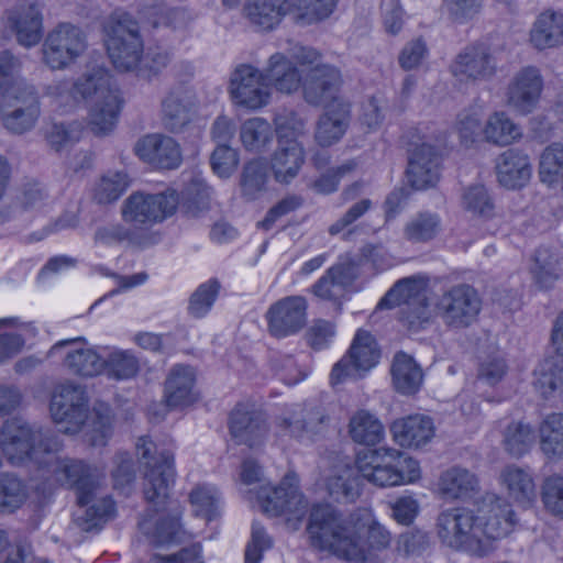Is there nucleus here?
Instances as JSON below:
<instances>
[{
    "label": "nucleus",
    "mask_w": 563,
    "mask_h": 563,
    "mask_svg": "<svg viewBox=\"0 0 563 563\" xmlns=\"http://www.w3.org/2000/svg\"><path fill=\"white\" fill-rule=\"evenodd\" d=\"M66 345H73L64 360V365L70 373L82 377H93L103 372V358L93 349L86 346V341L82 338L58 341L51 347L48 355H54Z\"/></svg>",
    "instance_id": "c756f323"
},
{
    "label": "nucleus",
    "mask_w": 563,
    "mask_h": 563,
    "mask_svg": "<svg viewBox=\"0 0 563 563\" xmlns=\"http://www.w3.org/2000/svg\"><path fill=\"white\" fill-rule=\"evenodd\" d=\"M395 441L401 446L420 448L434 435L433 420L426 415H411L396 420L391 426Z\"/></svg>",
    "instance_id": "2f4dec72"
},
{
    "label": "nucleus",
    "mask_w": 563,
    "mask_h": 563,
    "mask_svg": "<svg viewBox=\"0 0 563 563\" xmlns=\"http://www.w3.org/2000/svg\"><path fill=\"white\" fill-rule=\"evenodd\" d=\"M379 357L380 351L375 338L368 331L358 330L346 354L331 369V386L362 378L378 364Z\"/></svg>",
    "instance_id": "dca6fc26"
},
{
    "label": "nucleus",
    "mask_w": 563,
    "mask_h": 563,
    "mask_svg": "<svg viewBox=\"0 0 563 563\" xmlns=\"http://www.w3.org/2000/svg\"><path fill=\"white\" fill-rule=\"evenodd\" d=\"M305 163V150L298 140L279 141L271 158V168L277 183L289 184Z\"/></svg>",
    "instance_id": "473e14b6"
},
{
    "label": "nucleus",
    "mask_w": 563,
    "mask_h": 563,
    "mask_svg": "<svg viewBox=\"0 0 563 563\" xmlns=\"http://www.w3.org/2000/svg\"><path fill=\"white\" fill-rule=\"evenodd\" d=\"M530 42L537 49L556 47L563 44V13L542 12L530 31Z\"/></svg>",
    "instance_id": "58836bf2"
},
{
    "label": "nucleus",
    "mask_w": 563,
    "mask_h": 563,
    "mask_svg": "<svg viewBox=\"0 0 563 563\" xmlns=\"http://www.w3.org/2000/svg\"><path fill=\"white\" fill-rule=\"evenodd\" d=\"M136 452L147 468L143 483L146 500L156 503L164 499L175 478L173 443L158 448L147 437H142L136 443Z\"/></svg>",
    "instance_id": "2eb2a0df"
},
{
    "label": "nucleus",
    "mask_w": 563,
    "mask_h": 563,
    "mask_svg": "<svg viewBox=\"0 0 563 563\" xmlns=\"http://www.w3.org/2000/svg\"><path fill=\"white\" fill-rule=\"evenodd\" d=\"M534 432L529 424L511 422L504 432V446L512 456H521L529 451Z\"/></svg>",
    "instance_id": "13d9d810"
},
{
    "label": "nucleus",
    "mask_w": 563,
    "mask_h": 563,
    "mask_svg": "<svg viewBox=\"0 0 563 563\" xmlns=\"http://www.w3.org/2000/svg\"><path fill=\"white\" fill-rule=\"evenodd\" d=\"M148 563H205L202 547L199 542H195L173 554L153 553Z\"/></svg>",
    "instance_id": "774afa93"
},
{
    "label": "nucleus",
    "mask_w": 563,
    "mask_h": 563,
    "mask_svg": "<svg viewBox=\"0 0 563 563\" xmlns=\"http://www.w3.org/2000/svg\"><path fill=\"white\" fill-rule=\"evenodd\" d=\"M442 231V219L439 213L421 211L411 217L404 227V239L412 244L428 243Z\"/></svg>",
    "instance_id": "c03bdc74"
},
{
    "label": "nucleus",
    "mask_w": 563,
    "mask_h": 563,
    "mask_svg": "<svg viewBox=\"0 0 563 563\" xmlns=\"http://www.w3.org/2000/svg\"><path fill=\"white\" fill-rule=\"evenodd\" d=\"M144 15L147 16L148 22L154 29L159 26L180 27L186 24L188 19L184 10L170 8L166 4L150 7L144 11Z\"/></svg>",
    "instance_id": "e2e57ef3"
},
{
    "label": "nucleus",
    "mask_w": 563,
    "mask_h": 563,
    "mask_svg": "<svg viewBox=\"0 0 563 563\" xmlns=\"http://www.w3.org/2000/svg\"><path fill=\"white\" fill-rule=\"evenodd\" d=\"M366 527V539L361 527L344 520L330 505H314L311 508L307 532L313 548L328 551L339 559L350 562H364L374 552L389 548L390 532L378 521L371 519Z\"/></svg>",
    "instance_id": "f257e3e1"
},
{
    "label": "nucleus",
    "mask_w": 563,
    "mask_h": 563,
    "mask_svg": "<svg viewBox=\"0 0 563 563\" xmlns=\"http://www.w3.org/2000/svg\"><path fill=\"white\" fill-rule=\"evenodd\" d=\"M60 448L58 438L51 431L22 418L9 419L0 429V456L12 465H33L40 473L46 456Z\"/></svg>",
    "instance_id": "423d86ee"
},
{
    "label": "nucleus",
    "mask_w": 563,
    "mask_h": 563,
    "mask_svg": "<svg viewBox=\"0 0 563 563\" xmlns=\"http://www.w3.org/2000/svg\"><path fill=\"white\" fill-rule=\"evenodd\" d=\"M534 386L543 397L563 388V361L545 358L534 371Z\"/></svg>",
    "instance_id": "864d4df0"
},
{
    "label": "nucleus",
    "mask_w": 563,
    "mask_h": 563,
    "mask_svg": "<svg viewBox=\"0 0 563 563\" xmlns=\"http://www.w3.org/2000/svg\"><path fill=\"white\" fill-rule=\"evenodd\" d=\"M220 288L221 284L217 278H211L199 285L189 298L188 314L195 319L206 317L212 309Z\"/></svg>",
    "instance_id": "6e6d98bb"
},
{
    "label": "nucleus",
    "mask_w": 563,
    "mask_h": 563,
    "mask_svg": "<svg viewBox=\"0 0 563 563\" xmlns=\"http://www.w3.org/2000/svg\"><path fill=\"white\" fill-rule=\"evenodd\" d=\"M239 162L238 151L229 145L217 146L210 157L212 170L221 178H229L238 168Z\"/></svg>",
    "instance_id": "69168bd1"
},
{
    "label": "nucleus",
    "mask_w": 563,
    "mask_h": 563,
    "mask_svg": "<svg viewBox=\"0 0 563 563\" xmlns=\"http://www.w3.org/2000/svg\"><path fill=\"white\" fill-rule=\"evenodd\" d=\"M482 118L481 109L475 107L465 109L457 114L455 129L463 144L468 146L474 144L481 136L483 137Z\"/></svg>",
    "instance_id": "bf43d9fd"
},
{
    "label": "nucleus",
    "mask_w": 563,
    "mask_h": 563,
    "mask_svg": "<svg viewBox=\"0 0 563 563\" xmlns=\"http://www.w3.org/2000/svg\"><path fill=\"white\" fill-rule=\"evenodd\" d=\"M391 375L395 388L404 395L416 394L423 382L421 367L410 355L404 352L395 355Z\"/></svg>",
    "instance_id": "79ce46f5"
},
{
    "label": "nucleus",
    "mask_w": 563,
    "mask_h": 563,
    "mask_svg": "<svg viewBox=\"0 0 563 563\" xmlns=\"http://www.w3.org/2000/svg\"><path fill=\"white\" fill-rule=\"evenodd\" d=\"M440 164L437 148L423 142L410 153L406 172L408 181L418 190L434 186L440 178Z\"/></svg>",
    "instance_id": "c85d7f7f"
},
{
    "label": "nucleus",
    "mask_w": 563,
    "mask_h": 563,
    "mask_svg": "<svg viewBox=\"0 0 563 563\" xmlns=\"http://www.w3.org/2000/svg\"><path fill=\"white\" fill-rule=\"evenodd\" d=\"M477 478L470 471L461 467H452L440 477V489L450 498H463L477 487Z\"/></svg>",
    "instance_id": "de8ad7c7"
},
{
    "label": "nucleus",
    "mask_w": 563,
    "mask_h": 563,
    "mask_svg": "<svg viewBox=\"0 0 563 563\" xmlns=\"http://www.w3.org/2000/svg\"><path fill=\"white\" fill-rule=\"evenodd\" d=\"M522 137V129L504 110L492 112L483 125V141L505 147Z\"/></svg>",
    "instance_id": "e433bc0d"
},
{
    "label": "nucleus",
    "mask_w": 563,
    "mask_h": 563,
    "mask_svg": "<svg viewBox=\"0 0 563 563\" xmlns=\"http://www.w3.org/2000/svg\"><path fill=\"white\" fill-rule=\"evenodd\" d=\"M451 73L461 82L490 79L496 74V62L484 45L465 47L451 64Z\"/></svg>",
    "instance_id": "393cba45"
},
{
    "label": "nucleus",
    "mask_w": 563,
    "mask_h": 563,
    "mask_svg": "<svg viewBox=\"0 0 563 563\" xmlns=\"http://www.w3.org/2000/svg\"><path fill=\"white\" fill-rule=\"evenodd\" d=\"M268 179L267 164L262 158H255L243 167L240 186L246 200L256 199L266 189Z\"/></svg>",
    "instance_id": "09e8293b"
},
{
    "label": "nucleus",
    "mask_w": 563,
    "mask_h": 563,
    "mask_svg": "<svg viewBox=\"0 0 563 563\" xmlns=\"http://www.w3.org/2000/svg\"><path fill=\"white\" fill-rule=\"evenodd\" d=\"M543 78L534 66L519 69L510 78L506 91V103L518 114L532 113L541 99Z\"/></svg>",
    "instance_id": "aec40b11"
},
{
    "label": "nucleus",
    "mask_w": 563,
    "mask_h": 563,
    "mask_svg": "<svg viewBox=\"0 0 563 563\" xmlns=\"http://www.w3.org/2000/svg\"><path fill=\"white\" fill-rule=\"evenodd\" d=\"M541 452L553 461L563 460V413L547 415L538 427Z\"/></svg>",
    "instance_id": "a19ab883"
},
{
    "label": "nucleus",
    "mask_w": 563,
    "mask_h": 563,
    "mask_svg": "<svg viewBox=\"0 0 563 563\" xmlns=\"http://www.w3.org/2000/svg\"><path fill=\"white\" fill-rule=\"evenodd\" d=\"M481 310L482 299L478 291L465 283L443 288L437 296L433 308L443 325L453 331L472 327Z\"/></svg>",
    "instance_id": "f8f14e48"
},
{
    "label": "nucleus",
    "mask_w": 563,
    "mask_h": 563,
    "mask_svg": "<svg viewBox=\"0 0 563 563\" xmlns=\"http://www.w3.org/2000/svg\"><path fill=\"white\" fill-rule=\"evenodd\" d=\"M500 483L509 497L522 506H530L537 498L533 475L529 468L508 465L500 473Z\"/></svg>",
    "instance_id": "4c0bfd02"
},
{
    "label": "nucleus",
    "mask_w": 563,
    "mask_h": 563,
    "mask_svg": "<svg viewBox=\"0 0 563 563\" xmlns=\"http://www.w3.org/2000/svg\"><path fill=\"white\" fill-rule=\"evenodd\" d=\"M274 129L263 118H251L243 122L240 128V140L249 152L261 153L273 142Z\"/></svg>",
    "instance_id": "49530a36"
},
{
    "label": "nucleus",
    "mask_w": 563,
    "mask_h": 563,
    "mask_svg": "<svg viewBox=\"0 0 563 563\" xmlns=\"http://www.w3.org/2000/svg\"><path fill=\"white\" fill-rule=\"evenodd\" d=\"M229 431L236 443L253 449L265 442L268 427L260 411L252 406L238 404L230 413Z\"/></svg>",
    "instance_id": "bb28decb"
},
{
    "label": "nucleus",
    "mask_w": 563,
    "mask_h": 563,
    "mask_svg": "<svg viewBox=\"0 0 563 563\" xmlns=\"http://www.w3.org/2000/svg\"><path fill=\"white\" fill-rule=\"evenodd\" d=\"M189 501L196 517L211 521L219 515L220 494L212 485H197L189 494Z\"/></svg>",
    "instance_id": "8fccbe9b"
},
{
    "label": "nucleus",
    "mask_w": 563,
    "mask_h": 563,
    "mask_svg": "<svg viewBox=\"0 0 563 563\" xmlns=\"http://www.w3.org/2000/svg\"><path fill=\"white\" fill-rule=\"evenodd\" d=\"M307 307L302 296H288L272 303L265 313L269 334L282 339L298 333L306 325Z\"/></svg>",
    "instance_id": "4be33fe9"
},
{
    "label": "nucleus",
    "mask_w": 563,
    "mask_h": 563,
    "mask_svg": "<svg viewBox=\"0 0 563 563\" xmlns=\"http://www.w3.org/2000/svg\"><path fill=\"white\" fill-rule=\"evenodd\" d=\"M338 0H249L244 5L247 21L260 31L274 30L283 18L296 12V19L311 24L328 18Z\"/></svg>",
    "instance_id": "0eeeda50"
},
{
    "label": "nucleus",
    "mask_w": 563,
    "mask_h": 563,
    "mask_svg": "<svg viewBox=\"0 0 563 563\" xmlns=\"http://www.w3.org/2000/svg\"><path fill=\"white\" fill-rule=\"evenodd\" d=\"M355 465L364 479L378 487L400 486L420 478L418 461L396 449L360 452Z\"/></svg>",
    "instance_id": "6e6552de"
},
{
    "label": "nucleus",
    "mask_w": 563,
    "mask_h": 563,
    "mask_svg": "<svg viewBox=\"0 0 563 563\" xmlns=\"http://www.w3.org/2000/svg\"><path fill=\"white\" fill-rule=\"evenodd\" d=\"M128 187L129 179L125 173H108L98 183L95 198L99 203H110L118 200Z\"/></svg>",
    "instance_id": "052dcab7"
},
{
    "label": "nucleus",
    "mask_w": 563,
    "mask_h": 563,
    "mask_svg": "<svg viewBox=\"0 0 563 563\" xmlns=\"http://www.w3.org/2000/svg\"><path fill=\"white\" fill-rule=\"evenodd\" d=\"M541 499L547 511L563 519V476L553 475L544 479Z\"/></svg>",
    "instance_id": "0e129e2a"
},
{
    "label": "nucleus",
    "mask_w": 563,
    "mask_h": 563,
    "mask_svg": "<svg viewBox=\"0 0 563 563\" xmlns=\"http://www.w3.org/2000/svg\"><path fill=\"white\" fill-rule=\"evenodd\" d=\"M354 277L355 263L351 261L338 263L313 285V292L322 299H333L338 291L342 290Z\"/></svg>",
    "instance_id": "a18cd8bd"
},
{
    "label": "nucleus",
    "mask_w": 563,
    "mask_h": 563,
    "mask_svg": "<svg viewBox=\"0 0 563 563\" xmlns=\"http://www.w3.org/2000/svg\"><path fill=\"white\" fill-rule=\"evenodd\" d=\"M53 420L62 424L64 433H84V440L91 446H104L112 434V415L106 405L93 407L88 413V398L79 385H59L51 400Z\"/></svg>",
    "instance_id": "20e7f679"
},
{
    "label": "nucleus",
    "mask_w": 563,
    "mask_h": 563,
    "mask_svg": "<svg viewBox=\"0 0 563 563\" xmlns=\"http://www.w3.org/2000/svg\"><path fill=\"white\" fill-rule=\"evenodd\" d=\"M357 468L349 464H338L324 477L329 496L338 503H354L361 494Z\"/></svg>",
    "instance_id": "f704fd0d"
},
{
    "label": "nucleus",
    "mask_w": 563,
    "mask_h": 563,
    "mask_svg": "<svg viewBox=\"0 0 563 563\" xmlns=\"http://www.w3.org/2000/svg\"><path fill=\"white\" fill-rule=\"evenodd\" d=\"M400 306V320L411 330H419L432 318L426 282L418 277L398 280L379 300L378 309Z\"/></svg>",
    "instance_id": "ddd939ff"
},
{
    "label": "nucleus",
    "mask_w": 563,
    "mask_h": 563,
    "mask_svg": "<svg viewBox=\"0 0 563 563\" xmlns=\"http://www.w3.org/2000/svg\"><path fill=\"white\" fill-rule=\"evenodd\" d=\"M275 124L278 142L298 140L305 133V121L292 111L278 113Z\"/></svg>",
    "instance_id": "338daca9"
},
{
    "label": "nucleus",
    "mask_w": 563,
    "mask_h": 563,
    "mask_svg": "<svg viewBox=\"0 0 563 563\" xmlns=\"http://www.w3.org/2000/svg\"><path fill=\"white\" fill-rule=\"evenodd\" d=\"M328 417L321 406L297 408L289 417L280 419L278 426L294 438L301 439L320 433Z\"/></svg>",
    "instance_id": "c9c22d12"
},
{
    "label": "nucleus",
    "mask_w": 563,
    "mask_h": 563,
    "mask_svg": "<svg viewBox=\"0 0 563 563\" xmlns=\"http://www.w3.org/2000/svg\"><path fill=\"white\" fill-rule=\"evenodd\" d=\"M529 156L520 150L509 148L498 155L496 174L501 186L516 189L523 187L531 177Z\"/></svg>",
    "instance_id": "7c9ffc66"
},
{
    "label": "nucleus",
    "mask_w": 563,
    "mask_h": 563,
    "mask_svg": "<svg viewBox=\"0 0 563 563\" xmlns=\"http://www.w3.org/2000/svg\"><path fill=\"white\" fill-rule=\"evenodd\" d=\"M195 372L189 366H174L165 382V400L170 408H183L194 404L198 395L195 391Z\"/></svg>",
    "instance_id": "72a5a7b5"
},
{
    "label": "nucleus",
    "mask_w": 563,
    "mask_h": 563,
    "mask_svg": "<svg viewBox=\"0 0 563 563\" xmlns=\"http://www.w3.org/2000/svg\"><path fill=\"white\" fill-rule=\"evenodd\" d=\"M86 49L84 31L75 24L60 22L47 33L42 45V59L51 69H65Z\"/></svg>",
    "instance_id": "f3484780"
},
{
    "label": "nucleus",
    "mask_w": 563,
    "mask_h": 563,
    "mask_svg": "<svg viewBox=\"0 0 563 563\" xmlns=\"http://www.w3.org/2000/svg\"><path fill=\"white\" fill-rule=\"evenodd\" d=\"M48 486L60 485L75 489L80 506H87L95 495L100 473L97 467L84 460L57 457L55 453L46 456L37 475Z\"/></svg>",
    "instance_id": "9d476101"
},
{
    "label": "nucleus",
    "mask_w": 563,
    "mask_h": 563,
    "mask_svg": "<svg viewBox=\"0 0 563 563\" xmlns=\"http://www.w3.org/2000/svg\"><path fill=\"white\" fill-rule=\"evenodd\" d=\"M181 515V509L176 508L166 515L144 517L139 522L140 531L154 547L188 542L194 536L184 529L180 522Z\"/></svg>",
    "instance_id": "b1692460"
},
{
    "label": "nucleus",
    "mask_w": 563,
    "mask_h": 563,
    "mask_svg": "<svg viewBox=\"0 0 563 563\" xmlns=\"http://www.w3.org/2000/svg\"><path fill=\"white\" fill-rule=\"evenodd\" d=\"M3 125L15 134H22L30 130L40 113L37 95L34 88H25L15 96L2 97Z\"/></svg>",
    "instance_id": "a878e982"
},
{
    "label": "nucleus",
    "mask_w": 563,
    "mask_h": 563,
    "mask_svg": "<svg viewBox=\"0 0 563 563\" xmlns=\"http://www.w3.org/2000/svg\"><path fill=\"white\" fill-rule=\"evenodd\" d=\"M533 261L531 272L537 284L542 288L552 287L561 271L559 255L548 247H540L536 251Z\"/></svg>",
    "instance_id": "603ef678"
},
{
    "label": "nucleus",
    "mask_w": 563,
    "mask_h": 563,
    "mask_svg": "<svg viewBox=\"0 0 563 563\" xmlns=\"http://www.w3.org/2000/svg\"><path fill=\"white\" fill-rule=\"evenodd\" d=\"M479 531L474 510L467 508L446 509L437 519V536L442 544L471 555H485L486 545Z\"/></svg>",
    "instance_id": "4468645a"
},
{
    "label": "nucleus",
    "mask_w": 563,
    "mask_h": 563,
    "mask_svg": "<svg viewBox=\"0 0 563 563\" xmlns=\"http://www.w3.org/2000/svg\"><path fill=\"white\" fill-rule=\"evenodd\" d=\"M27 497L24 483L11 474L0 475V512H13Z\"/></svg>",
    "instance_id": "4d7b16f0"
},
{
    "label": "nucleus",
    "mask_w": 563,
    "mask_h": 563,
    "mask_svg": "<svg viewBox=\"0 0 563 563\" xmlns=\"http://www.w3.org/2000/svg\"><path fill=\"white\" fill-rule=\"evenodd\" d=\"M134 152L140 159L159 169H175L183 161L179 144L163 134L143 136L135 143Z\"/></svg>",
    "instance_id": "cd10ccee"
},
{
    "label": "nucleus",
    "mask_w": 563,
    "mask_h": 563,
    "mask_svg": "<svg viewBox=\"0 0 563 563\" xmlns=\"http://www.w3.org/2000/svg\"><path fill=\"white\" fill-rule=\"evenodd\" d=\"M163 123L170 132H180L190 121L188 103L181 93L170 92L162 104Z\"/></svg>",
    "instance_id": "5fc2aeb1"
},
{
    "label": "nucleus",
    "mask_w": 563,
    "mask_h": 563,
    "mask_svg": "<svg viewBox=\"0 0 563 563\" xmlns=\"http://www.w3.org/2000/svg\"><path fill=\"white\" fill-rule=\"evenodd\" d=\"M212 190L200 176H192L181 191L175 189L162 192H132L122 205V218L135 229L147 230L172 217L177 207L190 217H197L209 208Z\"/></svg>",
    "instance_id": "f03ea898"
},
{
    "label": "nucleus",
    "mask_w": 563,
    "mask_h": 563,
    "mask_svg": "<svg viewBox=\"0 0 563 563\" xmlns=\"http://www.w3.org/2000/svg\"><path fill=\"white\" fill-rule=\"evenodd\" d=\"M47 93L60 103L82 99L90 103L88 128L95 135H107L115 128L121 110L120 91L111 86V76L101 66L87 69L75 82L59 81Z\"/></svg>",
    "instance_id": "7ed1b4c3"
},
{
    "label": "nucleus",
    "mask_w": 563,
    "mask_h": 563,
    "mask_svg": "<svg viewBox=\"0 0 563 563\" xmlns=\"http://www.w3.org/2000/svg\"><path fill=\"white\" fill-rule=\"evenodd\" d=\"M22 59L11 51H0V96H15L25 88H34L22 77Z\"/></svg>",
    "instance_id": "37998d69"
},
{
    "label": "nucleus",
    "mask_w": 563,
    "mask_h": 563,
    "mask_svg": "<svg viewBox=\"0 0 563 563\" xmlns=\"http://www.w3.org/2000/svg\"><path fill=\"white\" fill-rule=\"evenodd\" d=\"M462 206L473 216L490 217L494 211L492 197L483 185L467 187L462 196Z\"/></svg>",
    "instance_id": "680f3d73"
},
{
    "label": "nucleus",
    "mask_w": 563,
    "mask_h": 563,
    "mask_svg": "<svg viewBox=\"0 0 563 563\" xmlns=\"http://www.w3.org/2000/svg\"><path fill=\"white\" fill-rule=\"evenodd\" d=\"M479 538L486 545L485 555L494 549V541L508 536L518 522L511 505L503 497L490 495L474 510Z\"/></svg>",
    "instance_id": "a211bd4d"
},
{
    "label": "nucleus",
    "mask_w": 563,
    "mask_h": 563,
    "mask_svg": "<svg viewBox=\"0 0 563 563\" xmlns=\"http://www.w3.org/2000/svg\"><path fill=\"white\" fill-rule=\"evenodd\" d=\"M107 53L119 71H135L144 52L139 23L122 10L112 12L104 22Z\"/></svg>",
    "instance_id": "1a4fd4ad"
},
{
    "label": "nucleus",
    "mask_w": 563,
    "mask_h": 563,
    "mask_svg": "<svg viewBox=\"0 0 563 563\" xmlns=\"http://www.w3.org/2000/svg\"><path fill=\"white\" fill-rule=\"evenodd\" d=\"M262 510L269 516H287L290 521L301 520L308 509V501L299 492L296 477L286 475L276 487L262 486L257 493Z\"/></svg>",
    "instance_id": "6ab92c4d"
},
{
    "label": "nucleus",
    "mask_w": 563,
    "mask_h": 563,
    "mask_svg": "<svg viewBox=\"0 0 563 563\" xmlns=\"http://www.w3.org/2000/svg\"><path fill=\"white\" fill-rule=\"evenodd\" d=\"M230 92L240 106L258 109L267 104L271 96L266 74L251 65L239 66L232 75Z\"/></svg>",
    "instance_id": "5701e85b"
},
{
    "label": "nucleus",
    "mask_w": 563,
    "mask_h": 563,
    "mask_svg": "<svg viewBox=\"0 0 563 563\" xmlns=\"http://www.w3.org/2000/svg\"><path fill=\"white\" fill-rule=\"evenodd\" d=\"M340 85V71L331 65L317 66L303 81L305 100L325 108L314 134L317 143L323 147L339 142L349 126L350 107L339 96Z\"/></svg>",
    "instance_id": "39448f33"
},
{
    "label": "nucleus",
    "mask_w": 563,
    "mask_h": 563,
    "mask_svg": "<svg viewBox=\"0 0 563 563\" xmlns=\"http://www.w3.org/2000/svg\"><path fill=\"white\" fill-rule=\"evenodd\" d=\"M43 4L38 0H22L5 11L7 26L16 42L26 48L43 37Z\"/></svg>",
    "instance_id": "412c9836"
},
{
    "label": "nucleus",
    "mask_w": 563,
    "mask_h": 563,
    "mask_svg": "<svg viewBox=\"0 0 563 563\" xmlns=\"http://www.w3.org/2000/svg\"><path fill=\"white\" fill-rule=\"evenodd\" d=\"M103 362L108 377L117 380L133 378L140 371V362L130 350L113 349Z\"/></svg>",
    "instance_id": "3c124183"
},
{
    "label": "nucleus",
    "mask_w": 563,
    "mask_h": 563,
    "mask_svg": "<svg viewBox=\"0 0 563 563\" xmlns=\"http://www.w3.org/2000/svg\"><path fill=\"white\" fill-rule=\"evenodd\" d=\"M347 432L355 443L368 446L378 444L385 435L380 420L366 409H358L351 415Z\"/></svg>",
    "instance_id": "ea45409f"
},
{
    "label": "nucleus",
    "mask_w": 563,
    "mask_h": 563,
    "mask_svg": "<svg viewBox=\"0 0 563 563\" xmlns=\"http://www.w3.org/2000/svg\"><path fill=\"white\" fill-rule=\"evenodd\" d=\"M320 55L311 48L298 43L290 44L286 52L273 54L265 69L269 86L284 93L303 88L307 76L319 65Z\"/></svg>",
    "instance_id": "9b49d317"
}]
</instances>
